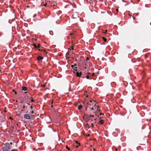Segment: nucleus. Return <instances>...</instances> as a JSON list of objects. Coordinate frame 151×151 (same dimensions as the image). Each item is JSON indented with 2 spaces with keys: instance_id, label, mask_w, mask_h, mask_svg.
Masks as SVG:
<instances>
[{
  "instance_id": "7ed1b4c3",
  "label": "nucleus",
  "mask_w": 151,
  "mask_h": 151,
  "mask_svg": "<svg viewBox=\"0 0 151 151\" xmlns=\"http://www.w3.org/2000/svg\"><path fill=\"white\" fill-rule=\"evenodd\" d=\"M43 59V57L40 56H39L37 58V60H42Z\"/></svg>"
},
{
  "instance_id": "1a4fd4ad",
  "label": "nucleus",
  "mask_w": 151,
  "mask_h": 151,
  "mask_svg": "<svg viewBox=\"0 0 151 151\" xmlns=\"http://www.w3.org/2000/svg\"><path fill=\"white\" fill-rule=\"evenodd\" d=\"M73 72L74 73H76V74L78 72H77V69H76V70L74 69Z\"/></svg>"
},
{
  "instance_id": "2eb2a0df",
  "label": "nucleus",
  "mask_w": 151,
  "mask_h": 151,
  "mask_svg": "<svg viewBox=\"0 0 151 151\" xmlns=\"http://www.w3.org/2000/svg\"><path fill=\"white\" fill-rule=\"evenodd\" d=\"M107 32V30H105V32H104L103 33H105V34L106 33V32Z\"/></svg>"
},
{
  "instance_id": "dca6fc26",
  "label": "nucleus",
  "mask_w": 151,
  "mask_h": 151,
  "mask_svg": "<svg viewBox=\"0 0 151 151\" xmlns=\"http://www.w3.org/2000/svg\"><path fill=\"white\" fill-rule=\"evenodd\" d=\"M66 148L68 150H70V149L67 146H66Z\"/></svg>"
},
{
  "instance_id": "4be33fe9",
  "label": "nucleus",
  "mask_w": 151,
  "mask_h": 151,
  "mask_svg": "<svg viewBox=\"0 0 151 151\" xmlns=\"http://www.w3.org/2000/svg\"><path fill=\"white\" fill-rule=\"evenodd\" d=\"M34 101V100L33 99H31V102H33Z\"/></svg>"
},
{
  "instance_id": "423d86ee",
  "label": "nucleus",
  "mask_w": 151,
  "mask_h": 151,
  "mask_svg": "<svg viewBox=\"0 0 151 151\" xmlns=\"http://www.w3.org/2000/svg\"><path fill=\"white\" fill-rule=\"evenodd\" d=\"M76 74L77 76L80 77L81 76V73L78 72Z\"/></svg>"
},
{
  "instance_id": "f03ea898",
  "label": "nucleus",
  "mask_w": 151,
  "mask_h": 151,
  "mask_svg": "<svg viewBox=\"0 0 151 151\" xmlns=\"http://www.w3.org/2000/svg\"><path fill=\"white\" fill-rule=\"evenodd\" d=\"M24 117L27 119H30V117L29 115L28 114H25L24 115Z\"/></svg>"
},
{
  "instance_id": "f3484780",
  "label": "nucleus",
  "mask_w": 151,
  "mask_h": 151,
  "mask_svg": "<svg viewBox=\"0 0 151 151\" xmlns=\"http://www.w3.org/2000/svg\"><path fill=\"white\" fill-rule=\"evenodd\" d=\"M13 91L14 92L15 94H17V92L16 91H15L14 90H13Z\"/></svg>"
},
{
  "instance_id": "6ab92c4d",
  "label": "nucleus",
  "mask_w": 151,
  "mask_h": 151,
  "mask_svg": "<svg viewBox=\"0 0 151 151\" xmlns=\"http://www.w3.org/2000/svg\"><path fill=\"white\" fill-rule=\"evenodd\" d=\"M94 108L93 107H92L91 108V110H94Z\"/></svg>"
},
{
  "instance_id": "c9c22d12",
  "label": "nucleus",
  "mask_w": 151,
  "mask_h": 151,
  "mask_svg": "<svg viewBox=\"0 0 151 151\" xmlns=\"http://www.w3.org/2000/svg\"><path fill=\"white\" fill-rule=\"evenodd\" d=\"M46 4H45L44 5V6H46Z\"/></svg>"
},
{
  "instance_id": "4468645a",
  "label": "nucleus",
  "mask_w": 151,
  "mask_h": 151,
  "mask_svg": "<svg viewBox=\"0 0 151 151\" xmlns=\"http://www.w3.org/2000/svg\"><path fill=\"white\" fill-rule=\"evenodd\" d=\"M87 104H88L89 106H91V103H90L88 102L87 103Z\"/></svg>"
},
{
  "instance_id": "ddd939ff",
  "label": "nucleus",
  "mask_w": 151,
  "mask_h": 151,
  "mask_svg": "<svg viewBox=\"0 0 151 151\" xmlns=\"http://www.w3.org/2000/svg\"><path fill=\"white\" fill-rule=\"evenodd\" d=\"M33 45L34 46L35 48H37V46L35 44H34Z\"/></svg>"
},
{
  "instance_id": "4c0bfd02",
  "label": "nucleus",
  "mask_w": 151,
  "mask_h": 151,
  "mask_svg": "<svg viewBox=\"0 0 151 151\" xmlns=\"http://www.w3.org/2000/svg\"><path fill=\"white\" fill-rule=\"evenodd\" d=\"M95 105H96V104H94V105H93V106H95Z\"/></svg>"
},
{
  "instance_id": "473e14b6",
  "label": "nucleus",
  "mask_w": 151,
  "mask_h": 151,
  "mask_svg": "<svg viewBox=\"0 0 151 151\" xmlns=\"http://www.w3.org/2000/svg\"><path fill=\"white\" fill-rule=\"evenodd\" d=\"M72 49H73V47H72Z\"/></svg>"
},
{
  "instance_id": "a878e982",
  "label": "nucleus",
  "mask_w": 151,
  "mask_h": 151,
  "mask_svg": "<svg viewBox=\"0 0 151 151\" xmlns=\"http://www.w3.org/2000/svg\"><path fill=\"white\" fill-rule=\"evenodd\" d=\"M91 124V125L92 126V127H93V124Z\"/></svg>"
},
{
  "instance_id": "58836bf2",
  "label": "nucleus",
  "mask_w": 151,
  "mask_h": 151,
  "mask_svg": "<svg viewBox=\"0 0 151 151\" xmlns=\"http://www.w3.org/2000/svg\"><path fill=\"white\" fill-rule=\"evenodd\" d=\"M73 16H75V15L73 14Z\"/></svg>"
},
{
  "instance_id": "a211bd4d",
  "label": "nucleus",
  "mask_w": 151,
  "mask_h": 151,
  "mask_svg": "<svg viewBox=\"0 0 151 151\" xmlns=\"http://www.w3.org/2000/svg\"><path fill=\"white\" fill-rule=\"evenodd\" d=\"M40 44H39L38 45V47H37L38 48H39L40 47Z\"/></svg>"
},
{
  "instance_id": "0eeeda50",
  "label": "nucleus",
  "mask_w": 151,
  "mask_h": 151,
  "mask_svg": "<svg viewBox=\"0 0 151 151\" xmlns=\"http://www.w3.org/2000/svg\"><path fill=\"white\" fill-rule=\"evenodd\" d=\"M82 107V106L81 105H80L78 106V110H80L81 109Z\"/></svg>"
},
{
  "instance_id": "aec40b11",
  "label": "nucleus",
  "mask_w": 151,
  "mask_h": 151,
  "mask_svg": "<svg viewBox=\"0 0 151 151\" xmlns=\"http://www.w3.org/2000/svg\"><path fill=\"white\" fill-rule=\"evenodd\" d=\"M86 77V78L88 79H89V76H87Z\"/></svg>"
},
{
  "instance_id": "f704fd0d",
  "label": "nucleus",
  "mask_w": 151,
  "mask_h": 151,
  "mask_svg": "<svg viewBox=\"0 0 151 151\" xmlns=\"http://www.w3.org/2000/svg\"><path fill=\"white\" fill-rule=\"evenodd\" d=\"M116 151H117V149L116 148Z\"/></svg>"
},
{
  "instance_id": "c03bdc74",
  "label": "nucleus",
  "mask_w": 151,
  "mask_h": 151,
  "mask_svg": "<svg viewBox=\"0 0 151 151\" xmlns=\"http://www.w3.org/2000/svg\"><path fill=\"white\" fill-rule=\"evenodd\" d=\"M1 71V70H0V72Z\"/></svg>"
},
{
  "instance_id": "72a5a7b5",
  "label": "nucleus",
  "mask_w": 151,
  "mask_h": 151,
  "mask_svg": "<svg viewBox=\"0 0 151 151\" xmlns=\"http://www.w3.org/2000/svg\"><path fill=\"white\" fill-rule=\"evenodd\" d=\"M93 150H94V151H95V150L94 149H93Z\"/></svg>"
},
{
  "instance_id": "5701e85b",
  "label": "nucleus",
  "mask_w": 151,
  "mask_h": 151,
  "mask_svg": "<svg viewBox=\"0 0 151 151\" xmlns=\"http://www.w3.org/2000/svg\"><path fill=\"white\" fill-rule=\"evenodd\" d=\"M88 58L87 57L86 58V60H88Z\"/></svg>"
},
{
  "instance_id": "2f4dec72",
  "label": "nucleus",
  "mask_w": 151,
  "mask_h": 151,
  "mask_svg": "<svg viewBox=\"0 0 151 151\" xmlns=\"http://www.w3.org/2000/svg\"><path fill=\"white\" fill-rule=\"evenodd\" d=\"M72 67L73 68V67H74V66H73V65H72Z\"/></svg>"
},
{
  "instance_id": "79ce46f5",
  "label": "nucleus",
  "mask_w": 151,
  "mask_h": 151,
  "mask_svg": "<svg viewBox=\"0 0 151 151\" xmlns=\"http://www.w3.org/2000/svg\"><path fill=\"white\" fill-rule=\"evenodd\" d=\"M90 108L91 109V107H90Z\"/></svg>"
},
{
  "instance_id": "f257e3e1",
  "label": "nucleus",
  "mask_w": 151,
  "mask_h": 151,
  "mask_svg": "<svg viewBox=\"0 0 151 151\" xmlns=\"http://www.w3.org/2000/svg\"><path fill=\"white\" fill-rule=\"evenodd\" d=\"M3 151H10V145L9 143H6L4 145V146L2 147ZM12 151H15V150H13Z\"/></svg>"
},
{
  "instance_id": "a19ab883",
  "label": "nucleus",
  "mask_w": 151,
  "mask_h": 151,
  "mask_svg": "<svg viewBox=\"0 0 151 151\" xmlns=\"http://www.w3.org/2000/svg\"><path fill=\"white\" fill-rule=\"evenodd\" d=\"M89 134L88 135V136H89Z\"/></svg>"
},
{
  "instance_id": "9b49d317",
  "label": "nucleus",
  "mask_w": 151,
  "mask_h": 151,
  "mask_svg": "<svg viewBox=\"0 0 151 151\" xmlns=\"http://www.w3.org/2000/svg\"><path fill=\"white\" fill-rule=\"evenodd\" d=\"M102 38L103 39V40H104V41L105 42H106V39L104 38V37H102Z\"/></svg>"
},
{
  "instance_id": "e433bc0d",
  "label": "nucleus",
  "mask_w": 151,
  "mask_h": 151,
  "mask_svg": "<svg viewBox=\"0 0 151 151\" xmlns=\"http://www.w3.org/2000/svg\"><path fill=\"white\" fill-rule=\"evenodd\" d=\"M22 111H23V110H22Z\"/></svg>"
},
{
  "instance_id": "c756f323",
  "label": "nucleus",
  "mask_w": 151,
  "mask_h": 151,
  "mask_svg": "<svg viewBox=\"0 0 151 151\" xmlns=\"http://www.w3.org/2000/svg\"><path fill=\"white\" fill-rule=\"evenodd\" d=\"M103 114H102L101 113V114H100V115H103Z\"/></svg>"
},
{
  "instance_id": "9d476101",
  "label": "nucleus",
  "mask_w": 151,
  "mask_h": 151,
  "mask_svg": "<svg viewBox=\"0 0 151 151\" xmlns=\"http://www.w3.org/2000/svg\"><path fill=\"white\" fill-rule=\"evenodd\" d=\"M87 104L86 106V109H85L86 110H87V108L90 106L88 104Z\"/></svg>"
},
{
  "instance_id": "bb28decb",
  "label": "nucleus",
  "mask_w": 151,
  "mask_h": 151,
  "mask_svg": "<svg viewBox=\"0 0 151 151\" xmlns=\"http://www.w3.org/2000/svg\"><path fill=\"white\" fill-rule=\"evenodd\" d=\"M116 11H117V12H118V9H116Z\"/></svg>"
},
{
  "instance_id": "6e6552de",
  "label": "nucleus",
  "mask_w": 151,
  "mask_h": 151,
  "mask_svg": "<svg viewBox=\"0 0 151 151\" xmlns=\"http://www.w3.org/2000/svg\"><path fill=\"white\" fill-rule=\"evenodd\" d=\"M76 145H74V146H76V147L77 148L78 147V144L79 145H80L79 143H78L77 141H76Z\"/></svg>"
},
{
  "instance_id": "39448f33",
  "label": "nucleus",
  "mask_w": 151,
  "mask_h": 151,
  "mask_svg": "<svg viewBox=\"0 0 151 151\" xmlns=\"http://www.w3.org/2000/svg\"><path fill=\"white\" fill-rule=\"evenodd\" d=\"M22 89L23 91H26L27 90V88L26 87L23 86L22 87Z\"/></svg>"
},
{
  "instance_id": "7c9ffc66",
  "label": "nucleus",
  "mask_w": 151,
  "mask_h": 151,
  "mask_svg": "<svg viewBox=\"0 0 151 151\" xmlns=\"http://www.w3.org/2000/svg\"><path fill=\"white\" fill-rule=\"evenodd\" d=\"M92 102V101H90V103H91Z\"/></svg>"
},
{
  "instance_id": "393cba45",
  "label": "nucleus",
  "mask_w": 151,
  "mask_h": 151,
  "mask_svg": "<svg viewBox=\"0 0 151 151\" xmlns=\"http://www.w3.org/2000/svg\"><path fill=\"white\" fill-rule=\"evenodd\" d=\"M90 116H91V117H93L94 116L93 115H90Z\"/></svg>"
},
{
  "instance_id": "37998d69",
  "label": "nucleus",
  "mask_w": 151,
  "mask_h": 151,
  "mask_svg": "<svg viewBox=\"0 0 151 151\" xmlns=\"http://www.w3.org/2000/svg\"><path fill=\"white\" fill-rule=\"evenodd\" d=\"M39 50H40V49H39Z\"/></svg>"
},
{
  "instance_id": "20e7f679",
  "label": "nucleus",
  "mask_w": 151,
  "mask_h": 151,
  "mask_svg": "<svg viewBox=\"0 0 151 151\" xmlns=\"http://www.w3.org/2000/svg\"><path fill=\"white\" fill-rule=\"evenodd\" d=\"M99 123L101 124H102L104 123V121L102 120H101L99 121Z\"/></svg>"
},
{
  "instance_id": "f8f14e48",
  "label": "nucleus",
  "mask_w": 151,
  "mask_h": 151,
  "mask_svg": "<svg viewBox=\"0 0 151 151\" xmlns=\"http://www.w3.org/2000/svg\"><path fill=\"white\" fill-rule=\"evenodd\" d=\"M26 107V106H25V104H24V105L23 106V109H24Z\"/></svg>"
},
{
  "instance_id": "ea45409f",
  "label": "nucleus",
  "mask_w": 151,
  "mask_h": 151,
  "mask_svg": "<svg viewBox=\"0 0 151 151\" xmlns=\"http://www.w3.org/2000/svg\"><path fill=\"white\" fill-rule=\"evenodd\" d=\"M96 119H95V120L96 121Z\"/></svg>"
},
{
  "instance_id": "cd10ccee",
  "label": "nucleus",
  "mask_w": 151,
  "mask_h": 151,
  "mask_svg": "<svg viewBox=\"0 0 151 151\" xmlns=\"http://www.w3.org/2000/svg\"><path fill=\"white\" fill-rule=\"evenodd\" d=\"M30 107V108H31V109H32V106H31Z\"/></svg>"
},
{
  "instance_id": "b1692460",
  "label": "nucleus",
  "mask_w": 151,
  "mask_h": 151,
  "mask_svg": "<svg viewBox=\"0 0 151 151\" xmlns=\"http://www.w3.org/2000/svg\"><path fill=\"white\" fill-rule=\"evenodd\" d=\"M33 113H34V112H33V111H32L31 112V113L32 114H33Z\"/></svg>"
},
{
  "instance_id": "c85d7f7f",
  "label": "nucleus",
  "mask_w": 151,
  "mask_h": 151,
  "mask_svg": "<svg viewBox=\"0 0 151 151\" xmlns=\"http://www.w3.org/2000/svg\"><path fill=\"white\" fill-rule=\"evenodd\" d=\"M133 19H135V18L134 17H133Z\"/></svg>"
},
{
  "instance_id": "412c9836",
  "label": "nucleus",
  "mask_w": 151,
  "mask_h": 151,
  "mask_svg": "<svg viewBox=\"0 0 151 151\" xmlns=\"http://www.w3.org/2000/svg\"><path fill=\"white\" fill-rule=\"evenodd\" d=\"M45 85H43L42 86V87H45Z\"/></svg>"
}]
</instances>
